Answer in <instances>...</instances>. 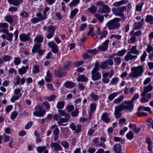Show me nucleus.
Listing matches in <instances>:
<instances>
[{"label":"nucleus","instance_id":"1","mask_svg":"<svg viewBox=\"0 0 153 153\" xmlns=\"http://www.w3.org/2000/svg\"><path fill=\"white\" fill-rule=\"evenodd\" d=\"M143 68L142 65L137 67H133L131 68V71L132 72L130 73L129 77H133L134 78H137L141 76L143 72Z\"/></svg>","mask_w":153,"mask_h":153},{"label":"nucleus","instance_id":"2","mask_svg":"<svg viewBox=\"0 0 153 153\" xmlns=\"http://www.w3.org/2000/svg\"><path fill=\"white\" fill-rule=\"evenodd\" d=\"M120 20V18H115L109 21L106 24L108 29L110 30H111L119 28L120 26L119 23Z\"/></svg>","mask_w":153,"mask_h":153},{"label":"nucleus","instance_id":"3","mask_svg":"<svg viewBox=\"0 0 153 153\" xmlns=\"http://www.w3.org/2000/svg\"><path fill=\"white\" fill-rule=\"evenodd\" d=\"M99 63L96 62L94 68L91 71L92 79L93 80H98L101 78V76L100 73L98 71L99 69Z\"/></svg>","mask_w":153,"mask_h":153},{"label":"nucleus","instance_id":"4","mask_svg":"<svg viewBox=\"0 0 153 153\" xmlns=\"http://www.w3.org/2000/svg\"><path fill=\"white\" fill-rule=\"evenodd\" d=\"M123 110H128L130 111H132L133 109L134 105L133 102L131 101H126L124 103H122L120 105Z\"/></svg>","mask_w":153,"mask_h":153},{"label":"nucleus","instance_id":"5","mask_svg":"<svg viewBox=\"0 0 153 153\" xmlns=\"http://www.w3.org/2000/svg\"><path fill=\"white\" fill-rule=\"evenodd\" d=\"M36 110V111H34L33 113V115L39 117H42L46 113L45 110L42 109V107L39 105H36L35 108Z\"/></svg>","mask_w":153,"mask_h":153},{"label":"nucleus","instance_id":"6","mask_svg":"<svg viewBox=\"0 0 153 153\" xmlns=\"http://www.w3.org/2000/svg\"><path fill=\"white\" fill-rule=\"evenodd\" d=\"M55 30L56 28L54 26L51 25L48 27V33L46 36L48 39H51L53 36Z\"/></svg>","mask_w":153,"mask_h":153},{"label":"nucleus","instance_id":"7","mask_svg":"<svg viewBox=\"0 0 153 153\" xmlns=\"http://www.w3.org/2000/svg\"><path fill=\"white\" fill-rule=\"evenodd\" d=\"M31 34L28 33L27 34L25 33H22L20 35L19 38L21 41L22 42H25L28 41H31V39L29 37Z\"/></svg>","mask_w":153,"mask_h":153},{"label":"nucleus","instance_id":"8","mask_svg":"<svg viewBox=\"0 0 153 153\" xmlns=\"http://www.w3.org/2000/svg\"><path fill=\"white\" fill-rule=\"evenodd\" d=\"M123 110L120 105L116 106L114 114L115 115V117L116 118L118 119L121 117L122 114L120 112Z\"/></svg>","mask_w":153,"mask_h":153},{"label":"nucleus","instance_id":"9","mask_svg":"<svg viewBox=\"0 0 153 153\" xmlns=\"http://www.w3.org/2000/svg\"><path fill=\"white\" fill-rule=\"evenodd\" d=\"M70 126L71 129L74 131L75 133H78L82 131V125H78L76 126L73 123H71Z\"/></svg>","mask_w":153,"mask_h":153},{"label":"nucleus","instance_id":"10","mask_svg":"<svg viewBox=\"0 0 153 153\" xmlns=\"http://www.w3.org/2000/svg\"><path fill=\"white\" fill-rule=\"evenodd\" d=\"M48 46L51 48V51L55 53H57L58 52V48L57 45L53 41H51L48 43Z\"/></svg>","mask_w":153,"mask_h":153},{"label":"nucleus","instance_id":"11","mask_svg":"<svg viewBox=\"0 0 153 153\" xmlns=\"http://www.w3.org/2000/svg\"><path fill=\"white\" fill-rule=\"evenodd\" d=\"M109 40V39L106 40L101 46L98 47V50L102 51H104L107 50L108 48V45Z\"/></svg>","mask_w":153,"mask_h":153},{"label":"nucleus","instance_id":"12","mask_svg":"<svg viewBox=\"0 0 153 153\" xmlns=\"http://www.w3.org/2000/svg\"><path fill=\"white\" fill-rule=\"evenodd\" d=\"M50 146L51 148L53 149L55 151H56L59 150L61 151L62 150V148L60 144L58 143L54 142L52 143Z\"/></svg>","mask_w":153,"mask_h":153},{"label":"nucleus","instance_id":"13","mask_svg":"<svg viewBox=\"0 0 153 153\" xmlns=\"http://www.w3.org/2000/svg\"><path fill=\"white\" fill-rule=\"evenodd\" d=\"M4 33L6 34L7 36H6V35L3 34L2 35V38L3 39L6 38L7 40L9 42H11L13 40V34L12 33H9L8 30L7 31V32H5Z\"/></svg>","mask_w":153,"mask_h":153},{"label":"nucleus","instance_id":"14","mask_svg":"<svg viewBox=\"0 0 153 153\" xmlns=\"http://www.w3.org/2000/svg\"><path fill=\"white\" fill-rule=\"evenodd\" d=\"M131 53L129 52L127 53L124 57L125 59L126 62H128L133 59H135L137 58V55H133Z\"/></svg>","mask_w":153,"mask_h":153},{"label":"nucleus","instance_id":"15","mask_svg":"<svg viewBox=\"0 0 153 153\" xmlns=\"http://www.w3.org/2000/svg\"><path fill=\"white\" fill-rule=\"evenodd\" d=\"M8 25L6 23H0V28H1L0 30V32H2L4 33L7 32L8 30Z\"/></svg>","mask_w":153,"mask_h":153},{"label":"nucleus","instance_id":"16","mask_svg":"<svg viewBox=\"0 0 153 153\" xmlns=\"http://www.w3.org/2000/svg\"><path fill=\"white\" fill-rule=\"evenodd\" d=\"M108 117V114L107 113L105 112L101 116V120L105 123H108L110 121V119Z\"/></svg>","mask_w":153,"mask_h":153},{"label":"nucleus","instance_id":"17","mask_svg":"<svg viewBox=\"0 0 153 153\" xmlns=\"http://www.w3.org/2000/svg\"><path fill=\"white\" fill-rule=\"evenodd\" d=\"M113 148L115 153H121L122 152L121 146L119 144H115Z\"/></svg>","mask_w":153,"mask_h":153},{"label":"nucleus","instance_id":"18","mask_svg":"<svg viewBox=\"0 0 153 153\" xmlns=\"http://www.w3.org/2000/svg\"><path fill=\"white\" fill-rule=\"evenodd\" d=\"M102 8L101 9L99 8V12H102L103 13H108L110 11V9L108 6L106 4H103L102 6Z\"/></svg>","mask_w":153,"mask_h":153},{"label":"nucleus","instance_id":"19","mask_svg":"<svg viewBox=\"0 0 153 153\" xmlns=\"http://www.w3.org/2000/svg\"><path fill=\"white\" fill-rule=\"evenodd\" d=\"M55 74L56 76L58 77H62L65 75L63 72V69L62 68H59L58 69L55 71Z\"/></svg>","mask_w":153,"mask_h":153},{"label":"nucleus","instance_id":"20","mask_svg":"<svg viewBox=\"0 0 153 153\" xmlns=\"http://www.w3.org/2000/svg\"><path fill=\"white\" fill-rule=\"evenodd\" d=\"M29 69V66H22L21 68L18 70L19 74L20 75H22L24 74Z\"/></svg>","mask_w":153,"mask_h":153},{"label":"nucleus","instance_id":"21","mask_svg":"<svg viewBox=\"0 0 153 153\" xmlns=\"http://www.w3.org/2000/svg\"><path fill=\"white\" fill-rule=\"evenodd\" d=\"M128 0H122L120 1L115 2L113 4L114 6L118 7L123 4H126L128 2Z\"/></svg>","mask_w":153,"mask_h":153},{"label":"nucleus","instance_id":"22","mask_svg":"<svg viewBox=\"0 0 153 153\" xmlns=\"http://www.w3.org/2000/svg\"><path fill=\"white\" fill-rule=\"evenodd\" d=\"M129 52L132 54L136 55H135L137 56L140 53V52L137 50L136 46L134 45H133L131 47V50Z\"/></svg>","mask_w":153,"mask_h":153},{"label":"nucleus","instance_id":"23","mask_svg":"<svg viewBox=\"0 0 153 153\" xmlns=\"http://www.w3.org/2000/svg\"><path fill=\"white\" fill-rule=\"evenodd\" d=\"M153 89L152 85L149 84L148 85L145 86L144 87V90L142 92L143 94H146L148 92L151 91Z\"/></svg>","mask_w":153,"mask_h":153},{"label":"nucleus","instance_id":"24","mask_svg":"<svg viewBox=\"0 0 153 153\" xmlns=\"http://www.w3.org/2000/svg\"><path fill=\"white\" fill-rule=\"evenodd\" d=\"M112 11L114 14L117 16H119L120 17H122L124 16L123 14L121 13L120 11L119 8L112 9Z\"/></svg>","mask_w":153,"mask_h":153},{"label":"nucleus","instance_id":"25","mask_svg":"<svg viewBox=\"0 0 153 153\" xmlns=\"http://www.w3.org/2000/svg\"><path fill=\"white\" fill-rule=\"evenodd\" d=\"M65 117V118L60 117L57 122V123L68 122L70 119V116H68Z\"/></svg>","mask_w":153,"mask_h":153},{"label":"nucleus","instance_id":"26","mask_svg":"<svg viewBox=\"0 0 153 153\" xmlns=\"http://www.w3.org/2000/svg\"><path fill=\"white\" fill-rule=\"evenodd\" d=\"M130 35L131 36V37L128 40V43L129 44H134L136 42V37L134 36V35L133 33H130Z\"/></svg>","mask_w":153,"mask_h":153},{"label":"nucleus","instance_id":"27","mask_svg":"<svg viewBox=\"0 0 153 153\" xmlns=\"http://www.w3.org/2000/svg\"><path fill=\"white\" fill-rule=\"evenodd\" d=\"M64 85L67 88H71L75 86V84L71 82L68 81L65 83Z\"/></svg>","mask_w":153,"mask_h":153},{"label":"nucleus","instance_id":"28","mask_svg":"<svg viewBox=\"0 0 153 153\" xmlns=\"http://www.w3.org/2000/svg\"><path fill=\"white\" fill-rule=\"evenodd\" d=\"M120 93V92H119L113 93L109 95L108 96V100H110V101L112 100L116 96H117Z\"/></svg>","mask_w":153,"mask_h":153},{"label":"nucleus","instance_id":"29","mask_svg":"<svg viewBox=\"0 0 153 153\" xmlns=\"http://www.w3.org/2000/svg\"><path fill=\"white\" fill-rule=\"evenodd\" d=\"M124 96L123 95L120 96L117 99H115L113 101V103L116 104H118L120 103L123 100Z\"/></svg>","mask_w":153,"mask_h":153},{"label":"nucleus","instance_id":"30","mask_svg":"<svg viewBox=\"0 0 153 153\" xmlns=\"http://www.w3.org/2000/svg\"><path fill=\"white\" fill-rule=\"evenodd\" d=\"M77 80L78 82L82 81L85 82L88 81V79L84 75H81L78 77Z\"/></svg>","mask_w":153,"mask_h":153},{"label":"nucleus","instance_id":"31","mask_svg":"<svg viewBox=\"0 0 153 153\" xmlns=\"http://www.w3.org/2000/svg\"><path fill=\"white\" fill-rule=\"evenodd\" d=\"M95 16L99 22L100 23L103 22L104 20V16L103 15H101L99 14L96 13Z\"/></svg>","mask_w":153,"mask_h":153},{"label":"nucleus","instance_id":"32","mask_svg":"<svg viewBox=\"0 0 153 153\" xmlns=\"http://www.w3.org/2000/svg\"><path fill=\"white\" fill-rule=\"evenodd\" d=\"M40 44H36L33 47L32 50V52L33 53L36 52L37 51L39 50L40 49Z\"/></svg>","mask_w":153,"mask_h":153},{"label":"nucleus","instance_id":"33","mask_svg":"<svg viewBox=\"0 0 153 153\" xmlns=\"http://www.w3.org/2000/svg\"><path fill=\"white\" fill-rule=\"evenodd\" d=\"M119 81V79L117 77H114L110 81V84L111 85L117 84Z\"/></svg>","mask_w":153,"mask_h":153},{"label":"nucleus","instance_id":"34","mask_svg":"<svg viewBox=\"0 0 153 153\" xmlns=\"http://www.w3.org/2000/svg\"><path fill=\"white\" fill-rule=\"evenodd\" d=\"M78 11V9L77 8H75L71 11V14L69 16L70 18L73 19L74 16L76 15Z\"/></svg>","mask_w":153,"mask_h":153},{"label":"nucleus","instance_id":"35","mask_svg":"<svg viewBox=\"0 0 153 153\" xmlns=\"http://www.w3.org/2000/svg\"><path fill=\"white\" fill-rule=\"evenodd\" d=\"M71 62L69 61L66 62L64 65V70L67 71L69 70V68L71 67Z\"/></svg>","mask_w":153,"mask_h":153},{"label":"nucleus","instance_id":"36","mask_svg":"<svg viewBox=\"0 0 153 153\" xmlns=\"http://www.w3.org/2000/svg\"><path fill=\"white\" fill-rule=\"evenodd\" d=\"M65 102L63 101L58 102L57 104L56 107L59 109H62L64 106Z\"/></svg>","mask_w":153,"mask_h":153},{"label":"nucleus","instance_id":"37","mask_svg":"<svg viewBox=\"0 0 153 153\" xmlns=\"http://www.w3.org/2000/svg\"><path fill=\"white\" fill-rule=\"evenodd\" d=\"M146 94H143L142 93L141 94V95L142 98L140 99V102L142 103H145L148 102L149 101V100L147 99L146 97Z\"/></svg>","mask_w":153,"mask_h":153},{"label":"nucleus","instance_id":"38","mask_svg":"<svg viewBox=\"0 0 153 153\" xmlns=\"http://www.w3.org/2000/svg\"><path fill=\"white\" fill-rule=\"evenodd\" d=\"M43 40V37L39 35L38 36H36L34 40V41L35 42H37L38 43H41L42 42Z\"/></svg>","mask_w":153,"mask_h":153},{"label":"nucleus","instance_id":"39","mask_svg":"<svg viewBox=\"0 0 153 153\" xmlns=\"http://www.w3.org/2000/svg\"><path fill=\"white\" fill-rule=\"evenodd\" d=\"M114 60L116 65H119L122 62V59L120 57H117L114 58Z\"/></svg>","mask_w":153,"mask_h":153},{"label":"nucleus","instance_id":"40","mask_svg":"<svg viewBox=\"0 0 153 153\" xmlns=\"http://www.w3.org/2000/svg\"><path fill=\"white\" fill-rule=\"evenodd\" d=\"M52 78V76L51 75L50 71L48 70L47 71V77L45 78V80L47 82H50Z\"/></svg>","mask_w":153,"mask_h":153},{"label":"nucleus","instance_id":"41","mask_svg":"<svg viewBox=\"0 0 153 153\" xmlns=\"http://www.w3.org/2000/svg\"><path fill=\"white\" fill-rule=\"evenodd\" d=\"M44 18H37L36 17L32 18L31 19V22L33 23H36L39 22H40L43 20Z\"/></svg>","mask_w":153,"mask_h":153},{"label":"nucleus","instance_id":"42","mask_svg":"<svg viewBox=\"0 0 153 153\" xmlns=\"http://www.w3.org/2000/svg\"><path fill=\"white\" fill-rule=\"evenodd\" d=\"M108 65L106 62L105 60L104 61H102L100 65V68L104 70L106 69L108 67Z\"/></svg>","mask_w":153,"mask_h":153},{"label":"nucleus","instance_id":"43","mask_svg":"<svg viewBox=\"0 0 153 153\" xmlns=\"http://www.w3.org/2000/svg\"><path fill=\"white\" fill-rule=\"evenodd\" d=\"M146 21L147 22L150 23L151 24H152L151 22L153 21V16L150 15H147L146 17Z\"/></svg>","mask_w":153,"mask_h":153},{"label":"nucleus","instance_id":"44","mask_svg":"<svg viewBox=\"0 0 153 153\" xmlns=\"http://www.w3.org/2000/svg\"><path fill=\"white\" fill-rule=\"evenodd\" d=\"M143 25V24H141L140 22L135 23L134 24V28L135 30H137L138 29L141 28Z\"/></svg>","mask_w":153,"mask_h":153},{"label":"nucleus","instance_id":"45","mask_svg":"<svg viewBox=\"0 0 153 153\" xmlns=\"http://www.w3.org/2000/svg\"><path fill=\"white\" fill-rule=\"evenodd\" d=\"M126 137L129 140H131L134 138V133L131 131H130L126 135Z\"/></svg>","mask_w":153,"mask_h":153},{"label":"nucleus","instance_id":"46","mask_svg":"<svg viewBox=\"0 0 153 153\" xmlns=\"http://www.w3.org/2000/svg\"><path fill=\"white\" fill-rule=\"evenodd\" d=\"M20 77L19 76H17L16 79L13 82L14 85L15 86H16L19 85L20 83Z\"/></svg>","mask_w":153,"mask_h":153},{"label":"nucleus","instance_id":"47","mask_svg":"<svg viewBox=\"0 0 153 153\" xmlns=\"http://www.w3.org/2000/svg\"><path fill=\"white\" fill-rule=\"evenodd\" d=\"M46 149V147L45 146H44L40 147L39 146L36 148V150L37 151L40 153H41L44 151Z\"/></svg>","mask_w":153,"mask_h":153},{"label":"nucleus","instance_id":"48","mask_svg":"<svg viewBox=\"0 0 153 153\" xmlns=\"http://www.w3.org/2000/svg\"><path fill=\"white\" fill-rule=\"evenodd\" d=\"M23 2V0H15L13 2V4L15 6H17L20 3L22 4Z\"/></svg>","mask_w":153,"mask_h":153},{"label":"nucleus","instance_id":"49","mask_svg":"<svg viewBox=\"0 0 153 153\" xmlns=\"http://www.w3.org/2000/svg\"><path fill=\"white\" fill-rule=\"evenodd\" d=\"M13 62L16 65H19L21 62L20 59L18 57L15 58Z\"/></svg>","mask_w":153,"mask_h":153},{"label":"nucleus","instance_id":"50","mask_svg":"<svg viewBox=\"0 0 153 153\" xmlns=\"http://www.w3.org/2000/svg\"><path fill=\"white\" fill-rule=\"evenodd\" d=\"M59 114L62 116L67 117L70 116L69 114L66 113L64 111L61 110H58Z\"/></svg>","mask_w":153,"mask_h":153},{"label":"nucleus","instance_id":"51","mask_svg":"<svg viewBox=\"0 0 153 153\" xmlns=\"http://www.w3.org/2000/svg\"><path fill=\"white\" fill-rule=\"evenodd\" d=\"M79 0H74L69 4V6L70 7H73L79 3Z\"/></svg>","mask_w":153,"mask_h":153},{"label":"nucleus","instance_id":"52","mask_svg":"<svg viewBox=\"0 0 153 153\" xmlns=\"http://www.w3.org/2000/svg\"><path fill=\"white\" fill-rule=\"evenodd\" d=\"M114 140L115 142H119L121 141V143H123L125 142V140H124L122 139L121 138L116 137H114Z\"/></svg>","mask_w":153,"mask_h":153},{"label":"nucleus","instance_id":"53","mask_svg":"<svg viewBox=\"0 0 153 153\" xmlns=\"http://www.w3.org/2000/svg\"><path fill=\"white\" fill-rule=\"evenodd\" d=\"M126 52V50L125 49H124L121 51H119L117 53V55L118 56H122L125 54Z\"/></svg>","mask_w":153,"mask_h":153},{"label":"nucleus","instance_id":"54","mask_svg":"<svg viewBox=\"0 0 153 153\" xmlns=\"http://www.w3.org/2000/svg\"><path fill=\"white\" fill-rule=\"evenodd\" d=\"M130 33H133L134 35L136 37V36H140L142 33V32L141 30H138L136 32H135L134 30H132L131 31Z\"/></svg>","mask_w":153,"mask_h":153},{"label":"nucleus","instance_id":"55","mask_svg":"<svg viewBox=\"0 0 153 153\" xmlns=\"http://www.w3.org/2000/svg\"><path fill=\"white\" fill-rule=\"evenodd\" d=\"M96 109V104L92 103L90 105V111L93 112Z\"/></svg>","mask_w":153,"mask_h":153},{"label":"nucleus","instance_id":"56","mask_svg":"<svg viewBox=\"0 0 153 153\" xmlns=\"http://www.w3.org/2000/svg\"><path fill=\"white\" fill-rule=\"evenodd\" d=\"M20 97V96L14 95L11 98L10 101L12 102H14L16 100H18Z\"/></svg>","mask_w":153,"mask_h":153},{"label":"nucleus","instance_id":"57","mask_svg":"<svg viewBox=\"0 0 153 153\" xmlns=\"http://www.w3.org/2000/svg\"><path fill=\"white\" fill-rule=\"evenodd\" d=\"M5 19L7 21L10 23H11L13 22V19L12 17L10 16H6L5 18Z\"/></svg>","mask_w":153,"mask_h":153},{"label":"nucleus","instance_id":"58","mask_svg":"<svg viewBox=\"0 0 153 153\" xmlns=\"http://www.w3.org/2000/svg\"><path fill=\"white\" fill-rule=\"evenodd\" d=\"M97 9V8L96 6L93 5L91 6V7L88 8V10L92 13H94L96 12Z\"/></svg>","mask_w":153,"mask_h":153},{"label":"nucleus","instance_id":"59","mask_svg":"<svg viewBox=\"0 0 153 153\" xmlns=\"http://www.w3.org/2000/svg\"><path fill=\"white\" fill-rule=\"evenodd\" d=\"M91 97L92 98V100L94 101H96L98 100L99 97L97 95H95L94 93H92L91 95Z\"/></svg>","mask_w":153,"mask_h":153},{"label":"nucleus","instance_id":"60","mask_svg":"<svg viewBox=\"0 0 153 153\" xmlns=\"http://www.w3.org/2000/svg\"><path fill=\"white\" fill-rule=\"evenodd\" d=\"M56 97V96L55 95H53L47 97V99L49 101H52L54 100Z\"/></svg>","mask_w":153,"mask_h":153},{"label":"nucleus","instance_id":"61","mask_svg":"<svg viewBox=\"0 0 153 153\" xmlns=\"http://www.w3.org/2000/svg\"><path fill=\"white\" fill-rule=\"evenodd\" d=\"M79 113L78 109H76L75 110L71 113V116L73 117H76Z\"/></svg>","mask_w":153,"mask_h":153},{"label":"nucleus","instance_id":"62","mask_svg":"<svg viewBox=\"0 0 153 153\" xmlns=\"http://www.w3.org/2000/svg\"><path fill=\"white\" fill-rule=\"evenodd\" d=\"M147 56V53L146 51H144L142 55L140 57L141 61V62H143L145 60V58Z\"/></svg>","mask_w":153,"mask_h":153},{"label":"nucleus","instance_id":"63","mask_svg":"<svg viewBox=\"0 0 153 153\" xmlns=\"http://www.w3.org/2000/svg\"><path fill=\"white\" fill-rule=\"evenodd\" d=\"M61 145L65 148V149H67L69 146V144L68 142L66 141L62 142L61 143Z\"/></svg>","mask_w":153,"mask_h":153},{"label":"nucleus","instance_id":"64","mask_svg":"<svg viewBox=\"0 0 153 153\" xmlns=\"http://www.w3.org/2000/svg\"><path fill=\"white\" fill-rule=\"evenodd\" d=\"M68 112H71L74 109V107L73 105H69L66 107Z\"/></svg>","mask_w":153,"mask_h":153}]
</instances>
